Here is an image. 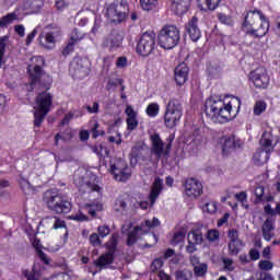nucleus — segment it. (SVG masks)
<instances>
[{
	"instance_id": "1",
	"label": "nucleus",
	"mask_w": 280,
	"mask_h": 280,
	"mask_svg": "<svg viewBox=\"0 0 280 280\" xmlns=\"http://www.w3.org/2000/svg\"><path fill=\"white\" fill-rule=\"evenodd\" d=\"M242 101L237 97H225L212 95L206 100L203 113L213 124H226L237 117Z\"/></svg>"
},
{
	"instance_id": "2",
	"label": "nucleus",
	"mask_w": 280,
	"mask_h": 280,
	"mask_svg": "<svg viewBox=\"0 0 280 280\" xmlns=\"http://www.w3.org/2000/svg\"><path fill=\"white\" fill-rule=\"evenodd\" d=\"M270 30V21L259 10L248 11L245 15V22L243 23V32L247 36L254 38H261L268 34Z\"/></svg>"
},
{
	"instance_id": "3",
	"label": "nucleus",
	"mask_w": 280,
	"mask_h": 280,
	"mask_svg": "<svg viewBox=\"0 0 280 280\" xmlns=\"http://www.w3.org/2000/svg\"><path fill=\"white\" fill-rule=\"evenodd\" d=\"M161 226V221L158 218L149 219L142 222L140 225L132 229V222H127L121 228V233L127 234V246H135L139 235H145L150 233L151 229Z\"/></svg>"
},
{
	"instance_id": "4",
	"label": "nucleus",
	"mask_w": 280,
	"mask_h": 280,
	"mask_svg": "<svg viewBox=\"0 0 280 280\" xmlns=\"http://www.w3.org/2000/svg\"><path fill=\"white\" fill-rule=\"evenodd\" d=\"M180 43V30L174 24L164 25L158 34V45L162 49H174Z\"/></svg>"
},
{
	"instance_id": "5",
	"label": "nucleus",
	"mask_w": 280,
	"mask_h": 280,
	"mask_svg": "<svg viewBox=\"0 0 280 280\" xmlns=\"http://www.w3.org/2000/svg\"><path fill=\"white\" fill-rule=\"evenodd\" d=\"M74 184L83 194L96 191L100 196V191H102V188L97 185V176L84 168H80L75 172Z\"/></svg>"
},
{
	"instance_id": "6",
	"label": "nucleus",
	"mask_w": 280,
	"mask_h": 280,
	"mask_svg": "<svg viewBox=\"0 0 280 280\" xmlns=\"http://www.w3.org/2000/svg\"><path fill=\"white\" fill-rule=\"evenodd\" d=\"M54 104V98L49 92H42L37 94L35 98V106H34V124L37 128H40L43 121H45V117L51 110V105Z\"/></svg>"
},
{
	"instance_id": "7",
	"label": "nucleus",
	"mask_w": 280,
	"mask_h": 280,
	"mask_svg": "<svg viewBox=\"0 0 280 280\" xmlns=\"http://www.w3.org/2000/svg\"><path fill=\"white\" fill-rule=\"evenodd\" d=\"M44 201L46 202L47 208L55 213H69L71 211V202L56 191H46Z\"/></svg>"
},
{
	"instance_id": "8",
	"label": "nucleus",
	"mask_w": 280,
	"mask_h": 280,
	"mask_svg": "<svg viewBox=\"0 0 280 280\" xmlns=\"http://www.w3.org/2000/svg\"><path fill=\"white\" fill-rule=\"evenodd\" d=\"M43 65H45V59L42 56L31 58V63L28 65L31 83L26 85L27 91H33L34 84L37 83L40 78H47L48 84H51V78H49V75H43Z\"/></svg>"
},
{
	"instance_id": "9",
	"label": "nucleus",
	"mask_w": 280,
	"mask_h": 280,
	"mask_svg": "<svg viewBox=\"0 0 280 280\" xmlns=\"http://www.w3.org/2000/svg\"><path fill=\"white\" fill-rule=\"evenodd\" d=\"M183 117V105L176 98H172L165 109L164 122L167 128H174Z\"/></svg>"
},
{
	"instance_id": "10",
	"label": "nucleus",
	"mask_w": 280,
	"mask_h": 280,
	"mask_svg": "<svg viewBox=\"0 0 280 280\" xmlns=\"http://www.w3.org/2000/svg\"><path fill=\"white\" fill-rule=\"evenodd\" d=\"M260 145L264 150H258L254 154V163L255 165H265L268 163V159H270V152L275 150L272 145V135L270 132H265L260 139Z\"/></svg>"
},
{
	"instance_id": "11",
	"label": "nucleus",
	"mask_w": 280,
	"mask_h": 280,
	"mask_svg": "<svg viewBox=\"0 0 280 280\" xmlns=\"http://www.w3.org/2000/svg\"><path fill=\"white\" fill-rule=\"evenodd\" d=\"M128 11L126 0H116L107 8L106 16L112 23H121V21H126Z\"/></svg>"
},
{
	"instance_id": "12",
	"label": "nucleus",
	"mask_w": 280,
	"mask_h": 280,
	"mask_svg": "<svg viewBox=\"0 0 280 280\" xmlns=\"http://www.w3.org/2000/svg\"><path fill=\"white\" fill-rule=\"evenodd\" d=\"M109 172L118 183H125L132 176V172L121 159H112L109 162Z\"/></svg>"
},
{
	"instance_id": "13",
	"label": "nucleus",
	"mask_w": 280,
	"mask_h": 280,
	"mask_svg": "<svg viewBox=\"0 0 280 280\" xmlns=\"http://www.w3.org/2000/svg\"><path fill=\"white\" fill-rule=\"evenodd\" d=\"M155 49H156V34L154 32L143 33L138 42L137 52L140 56L148 57Z\"/></svg>"
},
{
	"instance_id": "14",
	"label": "nucleus",
	"mask_w": 280,
	"mask_h": 280,
	"mask_svg": "<svg viewBox=\"0 0 280 280\" xmlns=\"http://www.w3.org/2000/svg\"><path fill=\"white\" fill-rule=\"evenodd\" d=\"M131 167H137V165H150L151 159L148 149L143 148L141 144H136L131 149L129 155Z\"/></svg>"
},
{
	"instance_id": "15",
	"label": "nucleus",
	"mask_w": 280,
	"mask_h": 280,
	"mask_svg": "<svg viewBox=\"0 0 280 280\" xmlns=\"http://www.w3.org/2000/svg\"><path fill=\"white\" fill-rule=\"evenodd\" d=\"M150 139L152 145V153L156 156V159H163V156L166 159V156H170L172 143H167L165 145L159 133L151 135Z\"/></svg>"
},
{
	"instance_id": "16",
	"label": "nucleus",
	"mask_w": 280,
	"mask_h": 280,
	"mask_svg": "<svg viewBox=\"0 0 280 280\" xmlns=\"http://www.w3.org/2000/svg\"><path fill=\"white\" fill-rule=\"evenodd\" d=\"M249 80L256 89H266L270 84V77L266 68L258 67L249 73Z\"/></svg>"
},
{
	"instance_id": "17",
	"label": "nucleus",
	"mask_w": 280,
	"mask_h": 280,
	"mask_svg": "<svg viewBox=\"0 0 280 280\" xmlns=\"http://www.w3.org/2000/svg\"><path fill=\"white\" fill-rule=\"evenodd\" d=\"M61 36L62 31H60V27H52L51 30L39 35L40 45L45 47V49H54V47H56V42L60 40Z\"/></svg>"
},
{
	"instance_id": "18",
	"label": "nucleus",
	"mask_w": 280,
	"mask_h": 280,
	"mask_svg": "<svg viewBox=\"0 0 280 280\" xmlns=\"http://www.w3.org/2000/svg\"><path fill=\"white\" fill-rule=\"evenodd\" d=\"M43 5H45L44 0H26L16 10H19V13L23 18L27 14H38L43 10Z\"/></svg>"
},
{
	"instance_id": "19",
	"label": "nucleus",
	"mask_w": 280,
	"mask_h": 280,
	"mask_svg": "<svg viewBox=\"0 0 280 280\" xmlns=\"http://www.w3.org/2000/svg\"><path fill=\"white\" fill-rule=\"evenodd\" d=\"M229 243L228 250L232 256L240 255L242 253V248H244V242L240 240V233L237 230H230L228 232Z\"/></svg>"
},
{
	"instance_id": "20",
	"label": "nucleus",
	"mask_w": 280,
	"mask_h": 280,
	"mask_svg": "<svg viewBox=\"0 0 280 280\" xmlns=\"http://www.w3.org/2000/svg\"><path fill=\"white\" fill-rule=\"evenodd\" d=\"M184 194L187 198H190V200H196V198L202 196V184L196 178L186 179Z\"/></svg>"
},
{
	"instance_id": "21",
	"label": "nucleus",
	"mask_w": 280,
	"mask_h": 280,
	"mask_svg": "<svg viewBox=\"0 0 280 280\" xmlns=\"http://www.w3.org/2000/svg\"><path fill=\"white\" fill-rule=\"evenodd\" d=\"M39 226H43V229H46L47 231H58V229H67L65 220L56 215L45 217L40 220Z\"/></svg>"
},
{
	"instance_id": "22",
	"label": "nucleus",
	"mask_w": 280,
	"mask_h": 280,
	"mask_svg": "<svg viewBox=\"0 0 280 280\" xmlns=\"http://www.w3.org/2000/svg\"><path fill=\"white\" fill-rule=\"evenodd\" d=\"M70 73L74 80H84L89 75V67L82 65V60L73 61L70 66Z\"/></svg>"
},
{
	"instance_id": "23",
	"label": "nucleus",
	"mask_w": 280,
	"mask_h": 280,
	"mask_svg": "<svg viewBox=\"0 0 280 280\" xmlns=\"http://www.w3.org/2000/svg\"><path fill=\"white\" fill-rule=\"evenodd\" d=\"M187 34L190 36L194 43L200 40V36H202V32L198 27V18L194 16L185 26Z\"/></svg>"
},
{
	"instance_id": "24",
	"label": "nucleus",
	"mask_w": 280,
	"mask_h": 280,
	"mask_svg": "<svg viewBox=\"0 0 280 280\" xmlns=\"http://www.w3.org/2000/svg\"><path fill=\"white\" fill-rule=\"evenodd\" d=\"M125 115H127V130H129V132L137 130V128H139V119H137L138 114L135 108L131 107V105H127L125 109Z\"/></svg>"
},
{
	"instance_id": "25",
	"label": "nucleus",
	"mask_w": 280,
	"mask_h": 280,
	"mask_svg": "<svg viewBox=\"0 0 280 280\" xmlns=\"http://www.w3.org/2000/svg\"><path fill=\"white\" fill-rule=\"evenodd\" d=\"M175 82L178 84V86H183L185 82H187V79L189 78V67H187V63L183 62L179 63L175 68Z\"/></svg>"
},
{
	"instance_id": "26",
	"label": "nucleus",
	"mask_w": 280,
	"mask_h": 280,
	"mask_svg": "<svg viewBox=\"0 0 280 280\" xmlns=\"http://www.w3.org/2000/svg\"><path fill=\"white\" fill-rule=\"evenodd\" d=\"M84 38V33L80 32L78 28H74L70 34V40L66 48L63 49L62 54L63 56H69L71 51H73V46L78 45L80 40Z\"/></svg>"
},
{
	"instance_id": "27",
	"label": "nucleus",
	"mask_w": 280,
	"mask_h": 280,
	"mask_svg": "<svg viewBox=\"0 0 280 280\" xmlns=\"http://www.w3.org/2000/svg\"><path fill=\"white\" fill-rule=\"evenodd\" d=\"M161 191H163V179L156 177L149 195L150 207H154L156 199L161 196Z\"/></svg>"
},
{
	"instance_id": "28",
	"label": "nucleus",
	"mask_w": 280,
	"mask_h": 280,
	"mask_svg": "<svg viewBox=\"0 0 280 280\" xmlns=\"http://www.w3.org/2000/svg\"><path fill=\"white\" fill-rule=\"evenodd\" d=\"M191 5V0H173L171 4V10L175 14H185L189 7Z\"/></svg>"
},
{
	"instance_id": "29",
	"label": "nucleus",
	"mask_w": 280,
	"mask_h": 280,
	"mask_svg": "<svg viewBox=\"0 0 280 280\" xmlns=\"http://www.w3.org/2000/svg\"><path fill=\"white\" fill-rule=\"evenodd\" d=\"M262 237L266 242H270L275 237V219L268 218L262 224Z\"/></svg>"
},
{
	"instance_id": "30",
	"label": "nucleus",
	"mask_w": 280,
	"mask_h": 280,
	"mask_svg": "<svg viewBox=\"0 0 280 280\" xmlns=\"http://www.w3.org/2000/svg\"><path fill=\"white\" fill-rule=\"evenodd\" d=\"M23 15L19 12V9H15L13 12L0 18V27H8L12 25L13 21H22Z\"/></svg>"
},
{
	"instance_id": "31",
	"label": "nucleus",
	"mask_w": 280,
	"mask_h": 280,
	"mask_svg": "<svg viewBox=\"0 0 280 280\" xmlns=\"http://www.w3.org/2000/svg\"><path fill=\"white\" fill-rule=\"evenodd\" d=\"M113 261H115V254L107 252L101 255L94 264L97 268H108Z\"/></svg>"
},
{
	"instance_id": "32",
	"label": "nucleus",
	"mask_w": 280,
	"mask_h": 280,
	"mask_svg": "<svg viewBox=\"0 0 280 280\" xmlns=\"http://www.w3.org/2000/svg\"><path fill=\"white\" fill-rule=\"evenodd\" d=\"M32 245L35 247L39 259L44 264H46V266H48L49 259L47 258V255L45 253H43V244L40 243V241L37 237H34L33 242H32Z\"/></svg>"
},
{
	"instance_id": "33",
	"label": "nucleus",
	"mask_w": 280,
	"mask_h": 280,
	"mask_svg": "<svg viewBox=\"0 0 280 280\" xmlns=\"http://www.w3.org/2000/svg\"><path fill=\"white\" fill-rule=\"evenodd\" d=\"M200 10H215L222 0H197Z\"/></svg>"
},
{
	"instance_id": "34",
	"label": "nucleus",
	"mask_w": 280,
	"mask_h": 280,
	"mask_svg": "<svg viewBox=\"0 0 280 280\" xmlns=\"http://www.w3.org/2000/svg\"><path fill=\"white\" fill-rule=\"evenodd\" d=\"M85 210L88 211L89 215L95 218V215H97V211L104 210V205L102 203V201H94L90 205H86Z\"/></svg>"
},
{
	"instance_id": "35",
	"label": "nucleus",
	"mask_w": 280,
	"mask_h": 280,
	"mask_svg": "<svg viewBox=\"0 0 280 280\" xmlns=\"http://www.w3.org/2000/svg\"><path fill=\"white\" fill-rule=\"evenodd\" d=\"M109 40L110 48L118 49V47H121V43H124V35L119 34L118 32H113L109 36Z\"/></svg>"
},
{
	"instance_id": "36",
	"label": "nucleus",
	"mask_w": 280,
	"mask_h": 280,
	"mask_svg": "<svg viewBox=\"0 0 280 280\" xmlns=\"http://www.w3.org/2000/svg\"><path fill=\"white\" fill-rule=\"evenodd\" d=\"M20 187L22 191L27 196H30L31 194H35L36 191V188L32 186V184H30V182L25 179V177L20 178Z\"/></svg>"
},
{
	"instance_id": "37",
	"label": "nucleus",
	"mask_w": 280,
	"mask_h": 280,
	"mask_svg": "<svg viewBox=\"0 0 280 280\" xmlns=\"http://www.w3.org/2000/svg\"><path fill=\"white\" fill-rule=\"evenodd\" d=\"M23 276L27 280H39L40 279V270L36 268V265H34L33 270H23Z\"/></svg>"
},
{
	"instance_id": "38",
	"label": "nucleus",
	"mask_w": 280,
	"mask_h": 280,
	"mask_svg": "<svg viewBox=\"0 0 280 280\" xmlns=\"http://www.w3.org/2000/svg\"><path fill=\"white\" fill-rule=\"evenodd\" d=\"M185 235H187V232H185V230H180L175 233L173 238L171 240L172 246H178V244H183L185 242Z\"/></svg>"
},
{
	"instance_id": "39",
	"label": "nucleus",
	"mask_w": 280,
	"mask_h": 280,
	"mask_svg": "<svg viewBox=\"0 0 280 280\" xmlns=\"http://www.w3.org/2000/svg\"><path fill=\"white\" fill-rule=\"evenodd\" d=\"M160 110H161V106L159 105V103H150L147 106L145 113L148 117H156Z\"/></svg>"
},
{
	"instance_id": "40",
	"label": "nucleus",
	"mask_w": 280,
	"mask_h": 280,
	"mask_svg": "<svg viewBox=\"0 0 280 280\" xmlns=\"http://www.w3.org/2000/svg\"><path fill=\"white\" fill-rule=\"evenodd\" d=\"M209 270V266L206 262H201L194 267L195 277H205Z\"/></svg>"
},
{
	"instance_id": "41",
	"label": "nucleus",
	"mask_w": 280,
	"mask_h": 280,
	"mask_svg": "<svg viewBox=\"0 0 280 280\" xmlns=\"http://www.w3.org/2000/svg\"><path fill=\"white\" fill-rule=\"evenodd\" d=\"M187 142L189 143V145H192V148H198V145H200V143H202V136H200V133H198V131H196L195 133H192V136H190L187 139Z\"/></svg>"
},
{
	"instance_id": "42",
	"label": "nucleus",
	"mask_w": 280,
	"mask_h": 280,
	"mask_svg": "<svg viewBox=\"0 0 280 280\" xmlns=\"http://www.w3.org/2000/svg\"><path fill=\"white\" fill-rule=\"evenodd\" d=\"M235 198L237 200V202H241V206L243 207V209H248V195H246V191H241L238 194L235 195Z\"/></svg>"
},
{
	"instance_id": "43",
	"label": "nucleus",
	"mask_w": 280,
	"mask_h": 280,
	"mask_svg": "<svg viewBox=\"0 0 280 280\" xmlns=\"http://www.w3.org/2000/svg\"><path fill=\"white\" fill-rule=\"evenodd\" d=\"M202 233L199 231H192L188 234V241L192 242V244H202Z\"/></svg>"
},
{
	"instance_id": "44",
	"label": "nucleus",
	"mask_w": 280,
	"mask_h": 280,
	"mask_svg": "<svg viewBox=\"0 0 280 280\" xmlns=\"http://www.w3.org/2000/svg\"><path fill=\"white\" fill-rule=\"evenodd\" d=\"M159 0H140V5L142 10L150 11L156 8Z\"/></svg>"
},
{
	"instance_id": "45",
	"label": "nucleus",
	"mask_w": 280,
	"mask_h": 280,
	"mask_svg": "<svg viewBox=\"0 0 280 280\" xmlns=\"http://www.w3.org/2000/svg\"><path fill=\"white\" fill-rule=\"evenodd\" d=\"M106 248L109 250L108 253H112V255H115V250L117 248V235L116 234L110 236L109 241L106 243Z\"/></svg>"
},
{
	"instance_id": "46",
	"label": "nucleus",
	"mask_w": 280,
	"mask_h": 280,
	"mask_svg": "<svg viewBox=\"0 0 280 280\" xmlns=\"http://www.w3.org/2000/svg\"><path fill=\"white\" fill-rule=\"evenodd\" d=\"M175 277L177 280H189L194 277L190 270L184 269L182 271H176Z\"/></svg>"
},
{
	"instance_id": "47",
	"label": "nucleus",
	"mask_w": 280,
	"mask_h": 280,
	"mask_svg": "<svg viewBox=\"0 0 280 280\" xmlns=\"http://www.w3.org/2000/svg\"><path fill=\"white\" fill-rule=\"evenodd\" d=\"M5 43H8V36L0 37V69L3 65V56H5Z\"/></svg>"
},
{
	"instance_id": "48",
	"label": "nucleus",
	"mask_w": 280,
	"mask_h": 280,
	"mask_svg": "<svg viewBox=\"0 0 280 280\" xmlns=\"http://www.w3.org/2000/svg\"><path fill=\"white\" fill-rule=\"evenodd\" d=\"M222 262L224 270L228 272H233V270H235V262L233 261V258H222Z\"/></svg>"
},
{
	"instance_id": "49",
	"label": "nucleus",
	"mask_w": 280,
	"mask_h": 280,
	"mask_svg": "<svg viewBox=\"0 0 280 280\" xmlns=\"http://www.w3.org/2000/svg\"><path fill=\"white\" fill-rule=\"evenodd\" d=\"M202 209L206 213H215L218 211V202L209 201Z\"/></svg>"
},
{
	"instance_id": "50",
	"label": "nucleus",
	"mask_w": 280,
	"mask_h": 280,
	"mask_svg": "<svg viewBox=\"0 0 280 280\" xmlns=\"http://www.w3.org/2000/svg\"><path fill=\"white\" fill-rule=\"evenodd\" d=\"M266 110V102L258 101L254 106V115H261Z\"/></svg>"
},
{
	"instance_id": "51",
	"label": "nucleus",
	"mask_w": 280,
	"mask_h": 280,
	"mask_svg": "<svg viewBox=\"0 0 280 280\" xmlns=\"http://www.w3.org/2000/svg\"><path fill=\"white\" fill-rule=\"evenodd\" d=\"M98 128H100V124L94 122V125L92 127L93 139H97V137H104V135H106V132L104 130H98Z\"/></svg>"
},
{
	"instance_id": "52",
	"label": "nucleus",
	"mask_w": 280,
	"mask_h": 280,
	"mask_svg": "<svg viewBox=\"0 0 280 280\" xmlns=\"http://www.w3.org/2000/svg\"><path fill=\"white\" fill-rule=\"evenodd\" d=\"M92 151L97 156H104V154H108V151L102 144H97V145L92 147Z\"/></svg>"
},
{
	"instance_id": "53",
	"label": "nucleus",
	"mask_w": 280,
	"mask_h": 280,
	"mask_svg": "<svg viewBox=\"0 0 280 280\" xmlns=\"http://www.w3.org/2000/svg\"><path fill=\"white\" fill-rule=\"evenodd\" d=\"M235 147V141L233 139H226L223 143V153L229 154V151L233 150Z\"/></svg>"
},
{
	"instance_id": "54",
	"label": "nucleus",
	"mask_w": 280,
	"mask_h": 280,
	"mask_svg": "<svg viewBox=\"0 0 280 280\" xmlns=\"http://www.w3.org/2000/svg\"><path fill=\"white\" fill-rule=\"evenodd\" d=\"M207 240H209V242H217V240H220V232L218 230H209Z\"/></svg>"
},
{
	"instance_id": "55",
	"label": "nucleus",
	"mask_w": 280,
	"mask_h": 280,
	"mask_svg": "<svg viewBox=\"0 0 280 280\" xmlns=\"http://www.w3.org/2000/svg\"><path fill=\"white\" fill-rule=\"evenodd\" d=\"M97 231L100 237H108V235H110V228H108L107 225H100L97 228Z\"/></svg>"
},
{
	"instance_id": "56",
	"label": "nucleus",
	"mask_w": 280,
	"mask_h": 280,
	"mask_svg": "<svg viewBox=\"0 0 280 280\" xmlns=\"http://www.w3.org/2000/svg\"><path fill=\"white\" fill-rule=\"evenodd\" d=\"M89 240L92 246H102V240H100V235L97 233L91 234Z\"/></svg>"
},
{
	"instance_id": "57",
	"label": "nucleus",
	"mask_w": 280,
	"mask_h": 280,
	"mask_svg": "<svg viewBox=\"0 0 280 280\" xmlns=\"http://www.w3.org/2000/svg\"><path fill=\"white\" fill-rule=\"evenodd\" d=\"M8 187H10V182L3 179L0 180V198H3V196H5V194H8V191H5V189H8Z\"/></svg>"
},
{
	"instance_id": "58",
	"label": "nucleus",
	"mask_w": 280,
	"mask_h": 280,
	"mask_svg": "<svg viewBox=\"0 0 280 280\" xmlns=\"http://www.w3.org/2000/svg\"><path fill=\"white\" fill-rule=\"evenodd\" d=\"M161 268H163V258H156L155 260H153L151 265V270L155 272V270H161Z\"/></svg>"
},
{
	"instance_id": "59",
	"label": "nucleus",
	"mask_w": 280,
	"mask_h": 280,
	"mask_svg": "<svg viewBox=\"0 0 280 280\" xmlns=\"http://www.w3.org/2000/svg\"><path fill=\"white\" fill-rule=\"evenodd\" d=\"M71 220H75L77 222H86V220H89V217H86L84 212H79L77 214L71 215Z\"/></svg>"
},
{
	"instance_id": "60",
	"label": "nucleus",
	"mask_w": 280,
	"mask_h": 280,
	"mask_svg": "<svg viewBox=\"0 0 280 280\" xmlns=\"http://www.w3.org/2000/svg\"><path fill=\"white\" fill-rule=\"evenodd\" d=\"M115 211H125L126 210V201L121 199H117L114 205Z\"/></svg>"
},
{
	"instance_id": "61",
	"label": "nucleus",
	"mask_w": 280,
	"mask_h": 280,
	"mask_svg": "<svg viewBox=\"0 0 280 280\" xmlns=\"http://www.w3.org/2000/svg\"><path fill=\"white\" fill-rule=\"evenodd\" d=\"M219 21L220 23H223V25H233V20L229 16H226V14H219Z\"/></svg>"
},
{
	"instance_id": "62",
	"label": "nucleus",
	"mask_w": 280,
	"mask_h": 280,
	"mask_svg": "<svg viewBox=\"0 0 280 280\" xmlns=\"http://www.w3.org/2000/svg\"><path fill=\"white\" fill-rule=\"evenodd\" d=\"M273 266L275 265L271 261H268V260H261L259 262L260 270H272Z\"/></svg>"
},
{
	"instance_id": "63",
	"label": "nucleus",
	"mask_w": 280,
	"mask_h": 280,
	"mask_svg": "<svg viewBox=\"0 0 280 280\" xmlns=\"http://www.w3.org/2000/svg\"><path fill=\"white\" fill-rule=\"evenodd\" d=\"M254 194L256 196V200L258 202L261 201V198H264V186L256 187Z\"/></svg>"
},
{
	"instance_id": "64",
	"label": "nucleus",
	"mask_w": 280,
	"mask_h": 280,
	"mask_svg": "<svg viewBox=\"0 0 280 280\" xmlns=\"http://www.w3.org/2000/svg\"><path fill=\"white\" fill-rule=\"evenodd\" d=\"M55 5L57 8V10H65L67 8V5H69L65 0H56L55 1Z\"/></svg>"
}]
</instances>
